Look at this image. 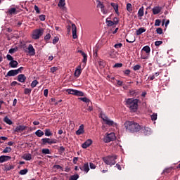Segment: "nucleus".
<instances>
[{"mask_svg": "<svg viewBox=\"0 0 180 180\" xmlns=\"http://www.w3.org/2000/svg\"><path fill=\"white\" fill-rule=\"evenodd\" d=\"M112 23H114V25H117L119 23V19L117 17L114 18Z\"/></svg>", "mask_w": 180, "mask_h": 180, "instance_id": "57", "label": "nucleus"}, {"mask_svg": "<svg viewBox=\"0 0 180 180\" xmlns=\"http://www.w3.org/2000/svg\"><path fill=\"white\" fill-rule=\"evenodd\" d=\"M161 44H162V41H156L155 42V46H161Z\"/></svg>", "mask_w": 180, "mask_h": 180, "instance_id": "59", "label": "nucleus"}, {"mask_svg": "<svg viewBox=\"0 0 180 180\" xmlns=\"http://www.w3.org/2000/svg\"><path fill=\"white\" fill-rule=\"evenodd\" d=\"M11 151H12V148L11 147H6L4 149L3 153L6 154V153H11Z\"/></svg>", "mask_w": 180, "mask_h": 180, "instance_id": "42", "label": "nucleus"}, {"mask_svg": "<svg viewBox=\"0 0 180 180\" xmlns=\"http://www.w3.org/2000/svg\"><path fill=\"white\" fill-rule=\"evenodd\" d=\"M42 154H51V152H50V149L44 148L42 149Z\"/></svg>", "mask_w": 180, "mask_h": 180, "instance_id": "41", "label": "nucleus"}, {"mask_svg": "<svg viewBox=\"0 0 180 180\" xmlns=\"http://www.w3.org/2000/svg\"><path fill=\"white\" fill-rule=\"evenodd\" d=\"M82 56L83 57L82 62L84 63V64H86V61H88V55H86V53H84Z\"/></svg>", "mask_w": 180, "mask_h": 180, "instance_id": "35", "label": "nucleus"}, {"mask_svg": "<svg viewBox=\"0 0 180 180\" xmlns=\"http://www.w3.org/2000/svg\"><path fill=\"white\" fill-rule=\"evenodd\" d=\"M144 16V6L139 8L138 11V18H143Z\"/></svg>", "mask_w": 180, "mask_h": 180, "instance_id": "24", "label": "nucleus"}, {"mask_svg": "<svg viewBox=\"0 0 180 180\" xmlns=\"http://www.w3.org/2000/svg\"><path fill=\"white\" fill-rule=\"evenodd\" d=\"M78 178H79V175L75 174V175L71 176L70 177L69 180H77V179H78Z\"/></svg>", "mask_w": 180, "mask_h": 180, "instance_id": "39", "label": "nucleus"}, {"mask_svg": "<svg viewBox=\"0 0 180 180\" xmlns=\"http://www.w3.org/2000/svg\"><path fill=\"white\" fill-rule=\"evenodd\" d=\"M79 101H82V102H85V103H87V105L91 102V100L86 97H81L79 98Z\"/></svg>", "mask_w": 180, "mask_h": 180, "instance_id": "30", "label": "nucleus"}, {"mask_svg": "<svg viewBox=\"0 0 180 180\" xmlns=\"http://www.w3.org/2000/svg\"><path fill=\"white\" fill-rule=\"evenodd\" d=\"M110 5L115 11V13H117V15H119V5L116 3H111Z\"/></svg>", "mask_w": 180, "mask_h": 180, "instance_id": "22", "label": "nucleus"}, {"mask_svg": "<svg viewBox=\"0 0 180 180\" xmlns=\"http://www.w3.org/2000/svg\"><path fill=\"white\" fill-rule=\"evenodd\" d=\"M122 46H123V44L122 43L116 44L114 46L115 49H121V47Z\"/></svg>", "mask_w": 180, "mask_h": 180, "instance_id": "50", "label": "nucleus"}, {"mask_svg": "<svg viewBox=\"0 0 180 180\" xmlns=\"http://www.w3.org/2000/svg\"><path fill=\"white\" fill-rule=\"evenodd\" d=\"M36 136H37V137H43V136H44V132H43V131L38 129L36 132H35Z\"/></svg>", "mask_w": 180, "mask_h": 180, "instance_id": "28", "label": "nucleus"}, {"mask_svg": "<svg viewBox=\"0 0 180 180\" xmlns=\"http://www.w3.org/2000/svg\"><path fill=\"white\" fill-rule=\"evenodd\" d=\"M58 6L60 9H65V0H59Z\"/></svg>", "mask_w": 180, "mask_h": 180, "instance_id": "20", "label": "nucleus"}, {"mask_svg": "<svg viewBox=\"0 0 180 180\" xmlns=\"http://www.w3.org/2000/svg\"><path fill=\"white\" fill-rule=\"evenodd\" d=\"M97 8H101V12L102 13H103V15H108V9L105 8V5H103V3L101 2V1H98Z\"/></svg>", "mask_w": 180, "mask_h": 180, "instance_id": "9", "label": "nucleus"}, {"mask_svg": "<svg viewBox=\"0 0 180 180\" xmlns=\"http://www.w3.org/2000/svg\"><path fill=\"white\" fill-rule=\"evenodd\" d=\"M24 94L25 95H30V94H32V90L29 88H26L24 89Z\"/></svg>", "mask_w": 180, "mask_h": 180, "instance_id": "37", "label": "nucleus"}, {"mask_svg": "<svg viewBox=\"0 0 180 180\" xmlns=\"http://www.w3.org/2000/svg\"><path fill=\"white\" fill-rule=\"evenodd\" d=\"M101 119H103L105 124L108 126H117V124L115 123L112 120H110L106 115H103L101 116Z\"/></svg>", "mask_w": 180, "mask_h": 180, "instance_id": "7", "label": "nucleus"}, {"mask_svg": "<svg viewBox=\"0 0 180 180\" xmlns=\"http://www.w3.org/2000/svg\"><path fill=\"white\" fill-rule=\"evenodd\" d=\"M1 140H3V141H1ZM6 140H8V137H6V136H1L0 137V143H4V141H6Z\"/></svg>", "mask_w": 180, "mask_h": 180, "instance_id": "56", "label": "nucleus"}, {"mask_svg": "<svg viewBox=\"0 0 180 180\" xmlns=\"http://www.w3.org/2000/svg\"><path fill=\"white\" fill-rule=\"evenodd\" d=\"M9 65L10 67H11V68H16L18 67V65H19V63H18V61L16 60H11L9 63Z\"/></svg>", "mask_w": 180, "mask_h": 180, "instance_id": "23", "label": "nucleus"}, {"mask_svg": "<svg viewBox=\"0 0 180 180\" xmlns=\"http://www.w3.org/2000/svg\"><path fill=\"white\" fill-rule=\"evenodd\" d=\"M27 50H28V53L30 54V56H36V50L33 47V45L29 44Z\"/></svg>", "mask_w": 180, "mask_h": 180, "instance_id": "11", "label": "nucleus"}, {"mask_svg": "<svg viewBox=\"0 0 180 180\" xmlns=\"http://www.w3.org/2000/svg\"><path fill=\"white\" fill-rule=\"evenodd\" d=\"M59 40H60V38H58V37H55L52 41L53 44H57Z\"/></svg>", "mask_w": 180, "mask_h": 180, "instance_id": "45", "label": "nucleus"}, {"mask_svg": "<svg viewBox=\"0 0 180 180\" xmlns=\"http://www.w3.org/2000/svg\"><path fill=\"white\" fill-rule=\"evenodd\" d=\"M27 129V126L25 125H18L15 127L14 131L15 133H22V131H25Z\"/></svg>", "mask_w": 180, "mask_h": 180, "instance_id": "10", "label": "nucleus"}, {"mask_svg": "<svg viewBox=\"0 0 180 180\" xmlns=\"http://www.w3.org/2000/svg\"><path fill=\"white\" fill-rule=\"evenodd\" d=\"M44 39L45 41H49V40H50V39H51V34H47L44 37Z\"/></svg>", "mask_w": 180, "mask_h": 180, "instance_id": "44", "label": "nucleus"}, {"mask_svg": "<svg viewBox=\"0 0 180 180\" xmlns=\"http://www.w3.org/2000/svg\"><path fill=\"white\" fill-rule=\"evenodd\" d=\"M142 50L145 51L147 54H149V53L151 51V49H150V46H145Z\"/></svg>", "mask_w": 180, "mask_h": 180, "instance_id": "32", "label": "nucleus"}, {"mask_svg": "<svg viewBox=\"0 0 180 180\" xmlns=\"http://www.w3.org/2000/svg\"><path fill=\"white\" fill-rule=\"evenodd\" d=\"M17 79L19 82L25 83L26 82V76L23 74L18 75Z\"/></svg>", "mask_w": 180, "mask_h": 180, "instance_id": "16", "label": "nucleus"}, {"mask_svg": "<svg viewBox=\"0 0 180 180\" xmlns=\"http://www.w3.org/2000/svg\"><path fill=\"white\" fill-rule=\"evenodd\" d=\"M130 72H131V71L129 69L124 71V75H130Z\"/></svg>", "mask_w": 180, "mask_h": 180, "instance_id": "61", "label": "nucleus"}, {"mask_svg": "<svg viewBox=\"0 0 180 180\" xmlns=\"http://www.w3.org/2000/svg\"><path fill=\"white\" fill-rule=\"evenodd\" d=\"M23 70H25V68L20 67V68L15 70V71H17V74H22V71H23Z\"/></svg>", "mask_w": 180, "mask_h": 180, "instance_id": "49", "label": "nucleus"}, {"mask_svg": "<svg viewBox=\"0 0 180 180\" xmlns=\"http://www.w3.org/2000/svg\"><path fill=\"white\" fill-rule=\"evenodd\" d=\"M27 172H28L27 169H21L19 172L20 175H26Z\"/></svg>", "mask_w": 180, "mask_h": 180, "instance_id": "40", "label": "nucleus"}, {"mask_svg": "<svg viewBox=\"0 0 180 180\" xmlns=\"http://www.w3.org/2000/svg\"><path fill=\"white\" fill-rule=\"evenodd\" d=\"M161 25V20L157 19L155 20V26H160Z\"/></svg>", "mask_w": 180, "mask_h": 180, "instance_id": "53", "label": "nucleus"}, {"mask_svg": "<svg viewBox=\"0 0 180 180\" xmlns=\"http://www.w3.org/2000/svg\"><path fill=\"white\" fill-rule=\"evenodd\" d=\"M89 165H90L91 169H95V168H96V165H95V164H94L92 162H90Z\"/></svg>", "mask_w": 180, "mask_h": 180, "instance_id": "62", "label": "nucleus"}, {"mask_svg": "<svg viewBox=\"0 0 180 180\" xmlns=\"http://www.w3.org/2000/svg\"><path fill=\"white\" fill-rule=\"evenodd\" d=\"M127 11H129V13H131V12H133V6H131V4H127Z\"/></svg>", "mask_w": 180, "mask_h": 180, "instance_id": "29", "label": "nucleus"}, {"mask_svg": "<svg viewBox=\"0 0 180 180\" xmlns=\"http://www.w3.org/2000/svg\"><path fill=\"white\" fill-rule=\"evenodd\" d=\"M16 85H20V84L18 83V82L16 81H13L11 84V86H16Z\"/></svg>", "mask_w": 180, "mask_h": 180, "instance_id": "54", "label": "nucleus"}, {"mask_svg": "<svg viewBox=\"0 0 180 180\" xmlns=\"http://www.w3.org/2000/svg\"><path fill=\"white\" fill-rule=\"evenodd\" d=\"M22 158L25 160V161H30V160H32V154L25 153L23 155Z\"/></svg>", "mask_w": 180, "mask_h": 180, "instance_id": "25", "label": "nucleus"}, {"mask_svg": "<svg viewBox=\"0 0 180 180\" xmlns=\"http://www.w3.org/2000/svg\"><path fill=\"white\" fill-rule=\"evenodd\" d=\"M57 141L56 139H50L49 138L42 139V144L46 146V144H56Z\"/></svg>", "mask_w": 180, "mask_h": 180, "instance_id": "8", "label": "nucleus"}, {"mask_svg": "<svg viewBox=\"0 0 180 180\" xmlns=\"http://www.w3.org/2000/svg\"><path fill=\"white\" fill-rule=\"evenodd\" d=\"M7 15H16L18 13V11H16L15 8H11L6 11Z\"/></svg>", "mask_w": 180, "mask_h": 180, "instance_id": "19", "label": "nucleus"}, {"mask_svg": "<svg viewBox=\"0 0 180 180\" xmlns=\"http://www.w3.org/2000/svg\"><path fill=\"white\" fill-rule=\"evenodd\" d=\"M16 75H18V72L16 70H11L7 72L5 77L8 78V77H16Z\"/></svg>", "mask_w": 180, "mask_h": 180, "instance_id": "12", "label": "nucleus"}, {"mask_svg": "<svg viewBox=\"0 0 180 180\" xmlns=\"http://www.w3.org/2000/svg\"><path fill=\"white\" fill-rule=\"evenodd\" d=\"M51 72H52V74H54V72H56V71H58V67H52L51 68Z\"/></svg>", "mask_w": 180, "mask_h": 180, "instance_id": "43", "label": "nucleus"}, {"mask_svg": "<svg viewBox=\"0 0 180 180\" xmlns=\"http://www.w3.org/2000/svg\"><path fill=\"white\" fill-rule=\"evenodd\" d=\"M4 122H5V123H6L7 124H12V120H11V119H9V117H5L4 119Z\"/></svg>", "mask_w": 180, "mask_h": 180, "instance_id": "34", "label": "nucleus"}, {"mask_svg": "<svg viewBox=\"0 0 180 180\" xmlns=\"http://www.w3.org/2000/svg\"><path fill=\"white\" fill-rule=\"evenodd\" d=\"M141 68V66L140 65H136L134 66L133 70L134 71H139Z\"/></svg>", "mask_w": 180, "mask_h": 180, "instance_id": "47", "label": "nucleus"}, {"mask_svg": "<svg viewBox=\"0 0 180 180\" xmlns=\"http://www.w3.org/2000/svg\"><path fill=\"white\" fill-rule=\"evenodd\" d=\"M156 32H157V33H158V34H162V28H158L157 30H156Z\"/></svg>", "mask_w": 180, "mask_h": 180, "instance_id": "63", "label": "nucleus"}, {"mask_svg": "<svg viewBox=\"0 0 180 180\" xmlns=\"http://www.w3.org/2000/svg\"><path fill=\"white\" fill-rule=\"evenodd\" d=\"M80 169L81 171H84V172H86V174H88V172H89V165H88V163H85Z\"/></svg>", "mask_w": 180, "mask_h": 180, "instance_id": "21", "label": "nucleus"}, {"mask_svg": "<svg viewBox=\"0 0 180 180\" xmlns=\"http://www.w3.org/2000/svg\"><path fill=\"white\" fill-rule=\"evenodd\" d=\"M126 41L127 43H134L136 41V37H134L132 39L129 40L128 39H126Z\"/></svg>", "mask_w": 180, "mask_h": 180, "instance_id": "58", "label": "nucleus"}, {"mask_svg": "<svg viewBox=\"0 0 180 180\" xmlns=\"http://www.w3.org/2000/svg\"><path fill=\"white\" fill-rule=\"evenodd\" d=\"M44 33V30L43 28L36 29L32 31L31 37L34 40H39L40 37H41V35Z\"/></svg>", "mask_w": 180, "mask_h": 180, "instance_id": "3", "label": "nucleus"}, {"mask_svg": "<svg viewBox=\"0 0 180 180\" xmlns=\"http://www.w3.org/2000/svg\"><path fill=\"white\" fill-rule=\"evenodd\" d=\"M39 84V82L35 79L33 80L32 82L31 83V88H36V86Z\"/></svg>", "mask_w": 180, "mask_h": 180, "instance_id": "36", "label": "nucleus"}, {"mask_svg": "<svg viewBox=\"0 0 180 180\" xmlns=\"http://www.w3.org/2000/svg\"><path fill=\"white\" fill-rule=\"evenodd\" d=\"M124 126L126 131L127 133H131L132 134L139 133L141 129H143V127L135 121H126L124 123Z\"/></svg>", "mask_w": 180, "mask_h": 180, "instance_id": "1", "label": "nucleus"}, {"mask_svg": "<svg viewBox=\"0 0 180 180\" xmlns=\"http://www.w3.org/2000/svg\"><path fill=\"white\" fill-rule=\"evenodd\" d=\"M81 72H82V71L81 70V66H79V68L76 69L75 71V77H77V78H78V77L81 75Z\"/></svg>", "mask_w": 180, "mask_h": 180, "instance_id": "26", "label": "nucleus"}, {"mask_svg": "<svg viewBox=\"0 0 180 180\" xmlns=\"http://www.w3.org/2000/svg\"><path fill=\"white\" fill-rule=\"evenodd\" d=\"M53 168H56V169H61V171H63V167H61L60 165H53Z\"/></svg>", "mask_w": 180, "mask_h": 180, "instance_id": "52", "label": "nucleus"}, {"mask_svg": "<svg viewBox=\"0 0 180 180\" xmlns=\"http://www.w3.org/2000/svg\"><path fill=\"white\" fill-rule=\"evenodd\" d=\"M45 136L47 137H50V136H53V133L50 130V129H45Z\"/></svg>", "mask_w": 180, "mask_h": 180, "instance_id": "33", "label": "nucleus"}, {"mask_svg": "<svg viewBox=\"0 0 180 180\" xmlns=\"http://www.w3.org/2000/svg\"><path fill=\"white\" fill-rule=\"evenodd\" d=\"M121 67H123V64L122 63H115L114 65L115 68H120Z\"/></svg>", "mask_w": 180, "mask_h": 180, "instance_id": "55", "label": "nucleus"}, {"mask_svg": "<svg viewBox=\"0 0 180 180\" xmlns=\"http://www.w3.org/2000/svg\"><path fill=\"white\" fill-rule=\"evenodd\" d=\"M39 18V20L41 22H44V20H46V15H40Z\"/></svg>", "mask_w": 180, "mask_h": 180, "instance_id": "48", "label": "nucleus"}, {"mask_svg": "<svg viewBox=\"0 0 180 180\" xmlns=\"http://www.w3.org/2000/svg\"><path fill=\"white\" fill-rule=\"evenodd\" d=\"M150 119L151 120L155 121L157 119V113H153L150 115Z\"/></svg>", "mask_w": 180, "mask_h": 180, "instance_id": "51", "label": "nucleus"}, {"mask_svg": "<svg viewBox=\"0 0 180 180\" xmlns=\"http://www.w3.org/2000/svg\"><path fill=\"white\" fill-rule=\"evenodd\" d=\"M72 33L73 39H77L78 37L77 35V25H75V24L72 25Z\"/></svg>", "mask_w": 180, "mask_h": 180, "instance_id": "15", "label": "nucleus"}, {"mask_svg": "<svg viewBox=\"0 0 180 180\" xmlns=\"http://www.w3.org/2000/svg\"><path fill=\"white\" fill-rule=\"evenodd\" d=\"M9 160H12V157L8 155H1L0 156V164L6 162V161H9Z\"/></svg>", "mask_w": 180, "mask_h": 180, "instance_id": "14", "label": "nucleus"}, {"mask_svg": "<svg viewBox=\"0 0 180 180\" xmlns=\"http://www.w3.org/2000/svg\"><path fill=\"white\" fill-rule=\"evenodd\" d=\"M106 23H107V26L111 27V26L115 25V24L113 23V21H112V20H106Z\"/></svg>", "mask_w": 180, "mask_h": 180, "instance_id": "46", "label": "nucleus"}, {"mask_svg": "<svg viewBox=\"0 0 180 180\" xmlns=\"http://www.w3.org/2000/svg\"><path fill=\"white\" fill-rule=\"evenodd\" d=\"M144 32H146V28L144 27H141L139 28L138 30H136V36H140V34H141L142 33H144Z\"/></svg>", "mask_w": 180, "mask_h": 180, "instance_id": "27", "label": "nucleus"}, {"mask_svg": "<svg viewBox=\"0 0 180 180\" xmlns=\"http://www.w3.org/2000/svg\"><path fill=\"white\" fill-rule=\"evenodd\" d=\"M115 140H116V135L113 132L108 134L103 138L104 143H110V141H115Z\"/></svg>", "mask_w": 180, "mask_h": 180, "instance_id": "5", "label": "nucleus"}, {"mask_svg": "<svg viewBox=\"0 0 180 180\" xmlns=\"http://www.w3.org/2000/svg\"><path fill=\"white\" fill-rule=\"evenodd\" d=\"M92 144L91 139H87L83 144H82V148H88Z\"/></svg>", "mask_w": 180, "mask_h": 180, "instance_id": "18", "label": "nucleus"}, {"mask_svg": "<svg viewBox=\"0 0 180 180\" xmlns=\"http://www.w3.org/2000/svg\"><path fill=\"white\" fill-rule=\"evenodd\" d=\"M162 10V8L160 6H155L152 9L153 15H158V13H161Z\"/></svg>", "mask_w": 180, "mask_h": 180, "instance_id": "17", "label": "nucleus"}, {"mask_svg": "<svg viewBox=\"0 0 180 180\" xmlns=\"http://www.w3.org/2000/svg\"><path fill=\"white\" fill-rule=\"evenodd\" d=\"M116 160H117V156H108L103 158V161L106 164V165H115L116 164Z\"/></svg>", "mask_w": 180, "mask_h": 180, "instance_id": "4", "label": "nucleus"}, {"mask_svg": "<svg viewBox=\"0 0 180 180\" xmlns=\"http://www.w3.org/2000/svg\"><path fill=\"white\" fill-rule=\"evenodd\" d=\"M65 91L68 92V94H69V95H75V96H84V92L79 90L68 89Z\"/></svg>", "mask_w": 180, "mask_h": 180, "instance_id": "6", "label": "nucleus"}, {"mask_svg": "<svg viewBox=\"0 0 180 180\" xmlns=\"http://www.w3.org/2000/svg\"><path fill=\"white\" fill-rule=\"evenodd\" d=\"M143 133L146 136H147L148 134H150V133H151V129H150L149 127H144Z\"/></svg>", "mask_w": 180, "mask_h": 180, "instance_id": "31", "label": "nucleus"}, {"mask_svg": "<svg viewBox=\"0 0 180 180\" xmlns=\"http://www.w3.org/2000/svg\"><path fill=\"white\" fill-rule=\"evenodd\" d=\"M126 106L131 112H136L139 109V99L128 98L126 100Z\"/></svg>", "mask_w": 180, "mask_h": 180, "instance_id": "2", "label": "nucleus"}, {"mask_svg": "<svg viewBox=\"0 0 180 180\" xmlns=\"http://www.w3.org/2000/svg\"><path fill=\"white\" fill-rule=\"evenodd\" d=\"M98 63L100 65V67H105V60H103L102 59H99L98 60Z\"/></svg>", "mask_w": 180, "mask_h": 180, "instance_id": "38", "label": "nucleus"}, {"mask_svg": "<svg viewBox=\"0 0 180 180\" xmlns=\"http://www.w3.org/2000/svg\"><path fill=\"white\" fill-rule=\"evenodd\" d=\"M34 9L37 12V13H40V9H39V6L35 5Z\"/></svg>", "mask_w": 180, "mask_h": 180, "instance_id": "64", "label": "nucleus"}, {"mask_svg": "<svg viewBox=\"0 0 180 180\" xmlns=\"http://www.w3.org/2000/svg\"><path fill=\"white\" fill-rule=\"evenodd\" d=\"M6 58H7V60H8V61H13V57H12V56H11L10 54H8L6 56Z\"/></svg>", "mask_w": 180, "mask_h": 180, "instance_id": "60", "label": "nucleus"}, {"mask_svg": "<svg viewBox=\"0 0 180 180\" xmlns=\"http://www.w3.org/2000/svg\"><path fill=\"white\" fill-rule=\"evenodd\" d=\"M84 129H85V126L84 124H81L79 127V129L76 131L77 136H81V134H84V133H85Z\"/></svg>", "mask_w": 180, "mask_h": 180, "instance_id": "13", "label": "nucleus"}]
</instances>
